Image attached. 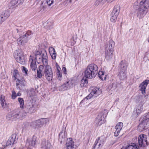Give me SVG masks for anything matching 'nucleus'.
<instances>
[{"instance_id":"f257e3e1","label":"nucleus","mask_w":149,"mask_h":149,"mask_svg":"<svg viewBox=\"0 0 149 149\" xmlns=\"http://www.w3.org/2000/svg\"><path fill=\"white\" fill-rule=\"evenodd\" d=\"M149 8V0H138L134 3V8L138 10L137 16L140 19L143 18L147 13Z\"/></svg>"},{"instance_id":"f03ea898","label":"nucleus","mask_w":149,"mask_h":149,"mask_svg":"<svg viewBox=\"0 0 149 149\" xmlns=\"http://www.w3.org/2000/svg\"><path fill=\"white\" fill-rule=\"evenodd\" d=\"M98 69V67L95 64H89L85 70V77L89 79L94 78L97 73Z\"/></svg>"},{"instance_id":"7ed1b4c3","label":"nucleus","mask_w":149,"mask_h":149,"mask_svg":"<svg viewBox=\"0 0 149 149\" xmlns=\"http://www.w3.org/2000/svg\"><path fill=\"white\" fill-rule=\"evenodd\" d=\"M127 66V63L123 61H121L119 66V72L118 74V76L120 80H123L126 78Z\"/></svg>"},{"instance_id":"20e7f679","label":"nucleus","mask_w":149,"mask_h":149,"mask_svg":"<svg viewBox=\"0 0 149 149\" xmlns=\"http://www.w3.org/2000/svg\"><path fill=\"white\" fill-rule=\"evenodd\" d=\"M92 91L86 97H85L81 102V103L86 102L89 99L93 98L99 95L101 93L100 89L96 87H92Z\"/></svg>"},{"instance_id":"39448f33","label":"nucleus","mask_w":149,"mask_h":149,"mask_svg":"<svg viewBox=\"0 0 149 149\" xmlns=\"http://www.w3.org/2000/svg\"><path fill=\"white\" fill-rule=\"evenodd\" d=\"M14 57L16 61L21 64H24L25 62L23 54L19 49L16 50L13 54Z\"/></svg>"},{"instance_id":"423d86ee","label":"nucleus","mask_w":149,"mask_h":149,"mask_svg":"<svg viewBox=\"0 0 149 149\" xmlns=\"http://www.w3.org/2000/svg\"><path fill=\"white\" fill-rule=\"evenodd\" d=\"M149 127V118L144 120L139 124L137 129L140 131H142L147 129Z\"/></svg>"},{"instance_id":"0eeeda50","label":"nucleus","mask_w":149,"mask_h":149,"mask_svg":"<svg viewBox=\"0 0 149 149\" xmlns=\"http://www.w3.org/2000/svg\"><path fill=\"white\" fill-rule=\"evenodd\" d=\"M44 72L45 73V76L47 80L48 81L52 80L53 77V72L51 67L49 65L47 66Z\"/></svg>"},{"instance_id":"6e6552de","label":"nucleus","mask_w":149,"mask_h":149,"mask_svg":"<svg viewBox=\"0 0 149 149\" xmlns=\"http://www.w3.org/2000/svg\"><path fill=\"white\" fill-rule=\"evenodd\" d=\"M138 141L140 146H146L148 144L146 135L144 134L140 135L138 137Z\"/></svg>"},{"instance_id":"1a4fd4ad","label":"nucleus","mask_w":149,"mask_h":149,"mask_svg":"<svg viewBox=\"0 0 149 149\" xmlns=\"http://www.w3.org/2000/svg\"><path fill=\"white\" fill-rule=\"evenodd\" d=\"M143 108L142 105L139 104L135 108L132 114V116L135 118L137 117L142 111Z\"/></svg>"},{"instance_id":"9d476101","label":"nucleus","mask_w":149,"mask_h":149,"mask_svg":"<svg viewBox=\"0 0 149 149\" xmlns=\"http://www.w3.org/2000/svg\"><path fill=\"white\" fill-rule=\"evenodd\" d=\"M45 53H47L45 51H37L36 52L35 54V60L36 59L38 63H42V59L43 58V54Z\"/></svg>"},{"instance_id":"9b49d317","label":"nucleus","mask_w":149,"mask_h":149,"mask_svg":"<svg viewBox=\"0 0 149 149\" xmlns=\"http://www.w3.org/2000/svg\"><path fill=\"white\" fill-rule=\"evenodd\" d=\"M49 121L48 118H42L40 120L36 121V123L34 124H36V129H38L41 127L44 124H46Z\"/></svg>"},{"instance_id":"f8f14e48","label":"nucleus","mask_w":149,"mask_h":149,"mask_svg":"<svg viewBox=\"0 0 149 149\" xmlns=\"http://www.w3.org/2000/svg\"><path fill=\"white\" fill-rule=\"evenodd\" d=\"M24 0H11L9 3V6L11 8H14L22 4Z\"/></svg>"},{"instance_id":"ddd939ff","label":"nucleus","mask_w":149,"mask_h":149,"mask_svg":"<svg viewBox=\"0 0 149 149\" xmlns=\"http://www.w3.org/2000/svg\"><path fill=\"white\" fill-rule=\"evenodd\" d=\"M29 61L31 62L30 68L32 71H35L37 69V66L34 58L33 55H31L30 56Z\"/></svg>"},{"instance_id":"4468645a","label":"nucleus","mask_w":149,"mask_h":149,"mask_svg":"<svg viewBox=\"0 0 149 149\" xmlns=\"http://www.w3.org/2000/svg\"><path fill=\"white\" fill-rule=\"evenodd\" d=\"M149 83V80H145L141 84L139 85L140 90L142 91V93L144 95L145 94V90L146 87Z\"/></svg>"},{"instance_id":"2eb2a0df","label":"nucleus","mask_w":149,"mask_h":149,"mask_svg":"<svg viewBox=\"0 0 149 149\" xmlns=\"http://www.w3.org/2000/svg\"><path fill=\"white\" fill-rule=\"evenodd\" d=\"M16 136L17 135L15 134H12L7 141V146H8L16 143L17 139V138H16Z\"/></svg>"},{"instance_id":"dca6fc26","label":"nucleus","mask_w":149,"mask_h":149,"mask_svg":"<svg viewBox=\"0 0 149 149\" xmlns=\"http://www.w3.org/2000/svg\"><path fill=\"white\" fill-rule=\"evenodd\" d=\"M20 113L19 112L17 113L13 112L7 116V118H8L10 120H16L17 119L20 118Z\"/></svg>"},{"instance_id":"f3484780","label":"nucleus","mask_w":149,"mask_h":149,"mask_svg":"<svg viewBox=\"0 0 149 149\" xmlns=\"http://www.w3.org/2000/svg\"><path fill=\"white\" fill-rule=\"evenodd\" d=\"M123 127V123L122 122L118 123L115 127L116 130L114 133L115 136H117L119 134L120 130Z\"/></svg>"},{"instance_id":"a211bd4d","label":"nucleus","mask_w":149,"mask_h":149,"mask_svg":"<svg viewBox=\"0 0 149 149\" xmlns=\"http://www.w3.org/2000/svg\"><path fill=\"white\" fill-rule=\"evenodd\" d=\"M65 129L66 128H63L62 129V130L61 131L59 134V140L61 143H62L63 141H64L66 137V134L65 133Z\"/></svg>"},{"instance_id":"6ab92c4d","label":"nucleus","mask_w":149,"mask_h":149,"mask_svg":"<svg viewBox=\"0 0 149 149\" xmlns=\"http://www.w3.org/2000/svg\"><path fill=\"white\" fill-rule=\"evenodd\" d=\"M105 119L103 116L98 115L96 118L95 122L97 126H100L105 122Z\"/></svg>"},{"instance_id":"aec40b11","label":"nucleus","mask_w":149,"mask_h":149,"mask_svg":"<svg viewBox=\"0 0 149 149\" xmlns=\"http://www.w3.org/2000/svg\"><path fill=\"white\" fill-rule=\"evenodd\" d=\"M36 100L34 99H32L31 100H30L29 105L30 106H31L29 108V112L31 113L35 111V106L36 104Z\"/></svg>"},{"instance_id":"412c9836","label":"nucleus","mask_w":149,"mask_h":149,"mask_svg":"<svg viewBox=\"0 0 149 149\" xmlns=\"http://www.w3.org/2000/svg\"><path fill=\"white\" fill-rule=\"evenodd\" d=\"M26 34L22 37L20 36L17 40L18 44L19 45H22L24 43L26 42V41L25 40L26 39Z\"/></svg>"},{"instance_id":"4be33fe9","label":"nucleus","mask_w":149,"mask_h":149,"mask_svg":"<svg viewBox=\"0 0 149 149\" xmlns=\"http://www.w3.org/2000/svg\"><path fill=\"white\" fill-rule=\"evenodd\" d=\"M49 50L52 58L53 59H55L56 58V54L55 49L52 47H50L49 49Z\"/></svg>"},{"instance_id":"5701e85b","label":"nucleus","mask_w":149,"mask_h":149,"mask_svg":"<svg viewBox=\"0 0 149 149\" xmlns=\"http://www.w3.org/2000/svg\"><path fill=\"white\" fill-rule=\"evenodd\" d=\"M120 10V6L119 4H116L114 7L111 13L118 15Z\"/></svg>"},{"instance_id":"b1692460","label":"nucleus","mask_w":149,"mask_h":149,"mask_svg":"<svg viewBox=\"0 0 149 149\" xmlns=\"http://www.w3.org/2000/svg\"><path fill=\"white\" fill-rule=\"evenodd\" d=\"M113 52L114 50H106V58L108 60L111 59L113 56Z\"/></svg>"},{"instance_id":"393cba45","label":"nucleus","mask_w":149,"mask_h":149,"mask_svg":"<svg viewBox=\"0 0 149 149\" xmlns=\"http://www.w3.org/2000/svg\"><path fill=\"white\" fill-rule=\"evenodd\" d=\"M104 137L102 136L96 139L95 143L98 144V146L102 147L104 144Z\"/></svg>"},{"instance_id":"a878e982","label":"nucleus","mask_w":149,"mask_h":149,"mask_svg":"<svg viewBox=\"0 0 149 149\" xmlns=\"http://www.w3.org/2000/svg\"><path fill=\"white\" fill-rule=\"evenodd\" d=\"M0 100L2 107L3 108H6L7 105V104L6 103L5 97L4 95H1V96L0 97Z\"/></svg>"},{"instance_id":"bb28decb","label":"nucleus","mask_w":149,"mask_h":149,"mask_svg":"<svg viewBox=\"0 0 149 149\" xmlns=\"http://www.w3.org/2000/svg\"><path fill=\"white\" fill-rule=\"evenodd\" d=\"M16 85L17 88L21 90V87L24 85V82L22 79L21 81L19 79H17V81H16Z\"/></svg>"},{"instance_id":"cd10ccee","label":"nucleus","mask_w":149,"mask_h":149,"mask_svg":"<svg viewBox=\"0 0 149 149\" xmlns=\"http://www.w3.org/2000/svg\"><path fill=\"white\" fill-rule=\"evenodd\" d=\"M43 58L42 59V63L43 64L44 66L46 67L48 65V57L47 56V53H45L43 54Z\"/></svg>"},{"instance_id":"c85d7f7f","label":"nucleus","mask_w":149,"mask_h":149,"mask_svg":"<svg viewBox=\"0 0 149 149\" xmlns=\"http://www.w3.org/2000/svg\"><path fill=\"white\" fill-rule=\"evenodd\" d=\"M42 147L44 149H52L51 144L48 142H43L42 143Z\"/></svg>"},{"instance_id":"c756f323","label":"nucleus","mask_w":149,"mask_h":149,"mask_svg":"<svg viewBox=\"0 0 149 149\" xmlns=\"http://www.w3.org/2000/svg\"><path fill=\"white\" fill-rule=\"evenodd\" d=\"M65 145L66 146L74 147V142L72 138H70L67 139Z\"/></svg>"},{"instance_id":"7c9ffc66","label":"nucleus","mask_w":149,"mask_h":149,"mask_svg":"<svg viewBox=\"0 0 149 149\" xmlns=\"http://www.w3.org/2000/svg\"><path fill=\"white\" fill-rule=\"evenodd\" d=\"M64 84L65 85L66 88H67V90L69 89L70 88H72L74 86L73 81L72 80H69Z\"/></svg>"},{"instance_id":"2f4dec72","label":"nucleus","mask_w":149,"mask_h":149,"mask_svg":"<svg viewBox=\"0 0 149 149\" xmlns=\"http://www.w3.org/2000/svg\"><path fill=\"white\" fill-rule=\"evenodd\" d=\"M10 13L8 10H6L4 11L2 14L0 15L3 17V19L5 20L10 15Z\"/></svg>"},{"instance_id":"473e14b6","label":"nucleus","mask_w":149,"mask_h":149,"mask_svg":"<svg viewBox=\"0 0 149 149\" xmlns=\"http://www.w3.org/2000/svg\"><path fill=\"white\" fill-rule=\"evenodd\" d=\"M113 43L112 41H110L108 46L106 48L107 50H114V46L113 45Z\"/></svg>"},{"instance_id":"72a5a7b5","label":"nucleus","mask_w":149,"mask_h":149,"mask_svg":"<svg viewBox=\"0 0 149 149\" xmlns=\"http://www.w3.org/2000/svg\"><path fill=\"white\" fill-rule=\"evenodd\" d=\"M118 16V15H117L115 14L111 13L110 19L111 21L112 22H115L117 19Z\"/></svg>"},{"instance_id":"f704fd0d","label":"nucleus","mask_w":149,"mask_h":149,"mask_svg":"<svg viewBox=\"0 0 149 149\" xmlns=\"http://www.w3.org/2000/svg\"><path fill=\"white\" fill-rule=\"evenodd\" d=\"M18 101L19 102L20 107L21 108L23 109L24 108V100L22 98L19 97L18 99Z\"/></svg>"},{"instance_id":"c9c22d12","label":"nucleus","mask_w":149,"mask_h":149,"mask_svg":"<svg viewBox=\"0 0 149 149\" xmlns=\"http://www.w3.org/2000/svg\"><path fill=\"white\" fill-rule=\"evenodd\" d=\"M138 147L136 144L132 143L126 147V149H138Z\"/></svg>"},{"instance_id":"e433bc0d","label":"nucleus","mask_w":149,"mask_h":149,"mask_svg":"<svg viewBox=\"0 0 149 149\" xmlns=\"http://www.w3.org/2000/svg\"><path fill=\"white\" fill-rule=\"evenodd\" d=\"M58 89L59 91H64L67 90V88L65 87L64 84L59 86Z\"/></svg>"},{"instance_id":"4c0bfd02","label":"nucleus","mask_w":149,"mask_h":149,"mask_svg":"<svg viewBox=\"0 0 149 149\" xmlns=\"http://www.w3.org/2000/svg\"><path fill=\"white\" fill-rule=\"evenodd\" d=\"M56 1V0H47L46 2L48 5L50 6Z\"/></svg>"},{"instance_id":"58836bf2","label":"nucleus","mask_w":149,"mask_h":149,"mask_svg":"<svg viewBox=\"0 0 149 149\" xmlns=\"http://www.w3.org/2000/svg\"><path fill=\"white\" fill-rule=\"evenodd\" d=\"M102 146H98V144L95 143L92 149H100Z\"/></svg>"},{"instance_id":"ea45409f","label":"nucleus","mask_w":149,"mask_h":149,"mask_svg":"<svg viewBox=\"0 0 149 149\" xmlns=\"http://www.w3.org/2000/svg\"><path fill=\"white\" fill-rule=\"evenodd\" d=\"M17 97V94L15 91H13L12 92L11 95L12 98L13 99H15Z\"/></svg>"},{"instance_id":"a19ab883","label":"nucleus","mask_w":149,"mask_h":149,"mask_svg":"<svg viewBox=\"0 0 149 149\" xmlns=\"http://www.w3.org/2000/svg\"><path fill=\"white\" fill-rule=\"evenodd\" d=\"M57 78L59 80H61L62 79V75L61 73L60 72H57Z\"/></svg>"},{"instance_id":"79ce46f5","label":"nucleus","mask_w":149,"mask_h":149,"mask_svg":"<svg viewBox=\"0 0 149 149\" xmlns=\"http://www.w3.org/2000/svg\"><path fill=\"white\" fill-rule=\"evenodd\" d=\"M22 69L23 72L24 73H25V74L27 75V69L25 67L22 66Z\"/></svg>"},{"instance_id":"37998d69","label":"nucleus","mask_w":149,"mask_h":149,"mask_svg":"<svg viewBox=\"0 0 149 149\" xmlns=\"http://www.w3.org/2000/svg\"><path fill=\"white\" fill-rule=\"evenodd\" d=\"M19 75L18 72L17 71H15V72L13 73V77H14V79L15 80L16 79H19L17 78L18 76Z\"/></svg>"},{"instance_id":"c03bdc74","label":"nucleus","mask_w":149,"mask_h":149,"mask_svg":"<svg viewBox=\"0 0 149 149\" xmlns=\"http://www.w3.org/2000/svg\"><path fill=\"white\" fill-rule=\"evenodd\" d=\"M104 0H97L95 3L96 5H98L100 3H103L104 2Z\"/></svg>"},{"instance_id":"a18cd8bd","label":"nucleus","mask_w":149,"mask_h":149,"mask_svg":"<svg viewBox=\"0 0 149 149\" xmlns=\"http://www.w3.org/2000/svg\"><path fill=\"white\" fill-rule=\"evenodd\" d=\"M44 67L42 65H40L39 68V70H37V71H38L39 72H41L42 73L43 72V70L44 69Z\"/></svg>"},{"instance_id":"49530a36","label":"nucleus","mask_w":149,"mask_h":149,"mask_svg":"<svg viewBox=\"0 0 149 149\" xmlns=\"http://www.w3.org/2000/svg\"><path fill=\"white\" fill-rule=\"evenodd\" d=\"M37 77L39 78H41L42 76V73L39 72L38 71H37Z\"/></svg>"},{"instance_id":"de8ad7c7","label":"nucleus","mask_w":149,"mask_h":149,"mask_svg":"<svg viewBox=\"0 0 149 149\" xmlns=\"http://www.w3.org/2000/svg\"><path fill=\"white\" fill-rule=\"evenodd\" d=\"M34 123H36V121L32 122L30 124V126L35 129H36V124H34Z\"/></svg>"},{"instance_id":"09e8293b","label":"nucleus","mask_w":149,"mask_h":149,"mask_svg":"<svg viewBox=\"0 0 149 149\" xmlns=\"http://www.w3.org/2000/svg\"><path fill=\"white\" fill-rule=\"evenodd\" d=\"M2 16L0 15V25L5 21Z\"/></svg>"},{"instance_id":"8fccbe9b","label":"nucleus","mask_w":149,"mask_h":149,"mask_svg":"<svg viewBox=\"0 0 149 149\" xmlns=\"http://www.w3.org/2000/svg\"><path fill=\"white\" fill-rule=\"evenodd\" d=\"M106 75H102V76H100L99 77L102 80H105L106 79Z\"/></svg>"},{"instance_id":"3c124183","label":"nucleus","mask_w":149,"mask_h":149,"mask_svg":"<svg viewBox=\"0 0 149 149\" xmlns=\"http://www.w3.org/2000/svg\"><path fill=\"white\" fill-rule=\"evenodd\" d=\"M40 11H44L45 9V7L43 5V3L40 6Z\"/></svg>"},{"instance_id":"603ef678","label":"nucleus","mask_w":149,"mask_h":149,"mask_svg":"<svg viewBox=\"0 0 149 149\" xmlns=\"http://www.w3.org/2000/svg\"><path fill=\"white\" fill-rule=\"evenodd\" d=\"M53 25V23H51L50 24H48L47 26V28L48 29H52V26Z\"/></svg>"},{"instance_id":"864d4df0","label":"nucleus","mask_w":149,"mask_h":149,"mask_svg":"<svg viewBox=\"0 0 149 149\" xmlns=\"http://www.w3.org/2000/svg\"><path fill=\"white\" fill-rule=\"evenodd\" d=\"M104 72L102 71H100L98 72V76H102V75H104Z\"/></svg>"},{"instance_id":"5fc2aeb1","label":"nucleus","mask_w":149,"mask_h":149,"mask_svg":"<svg viewBox=\"0 0 149 149\" xmlns=\"http://www.w3.org/2000/svg\"><path fill=\"white\" fill-rule=\"evenodd\" d=\"M56 68L57 69V72H60V70H61V68L59 67V66L56 63Z\"/></svg>"},{"instance_id":"6e6d98bb","label":"nucleus","mask_w":149,"mask_h":149,"mask_svg":"<svg viewBox=\"0 0 149 149\" xmlns=\"http://www.w3.org/2000/svg\"><path fill=\"white\" fill-rule=\"evenodd\" d=\"M36 144V142H35V140L34 141L33 140L32 141L31 143V145L33 146L35 145Z\"/></svg>"},{"instance_id":"4d7b16f0","label":"nucleus","mask_w":149,"mask_h":149,"mask_svg":"<svg viewBox=\"0 0 149 149\" xmlns=\"http://www.w3.org/2000/svg\"><path fill=\"white\" fill-rule=\"evenodd\" d=\"M62 70L63 72L65 74H66V69L65 67H63L62 69Z\"/></svg>"},{"instance_id":"13d9d810","label":"nucleus","mask_w":149,"mask_h":149,"mask_svg":"<svg viewBox=\"0 0 149 149\" xmlns=\"http://www.w3.org/2000/svg\"><path fill=\"white\" fill-rule=\"evenodd\" d=\"M66 149H74V147H68L65 146Z\"/></svg>"},{"instance_id":"bf43d9fd","label":"nucleus","mask_w":149,"mask_h":149,"mask_svg":"<svg viewBox=\"0 0 149 149\" xmlns=\"http://www.w3.org/2000/svg\"><path fill=\"white\" fill-rule=\"evenodd\" d=\"M17 96H20L21 95V94L20 93L18 92L17 94Z\"/></svg>"},{"instance_id":"052dcab7","label":"nucleus","mask_w":149,"mask_h":149,"mask_svg":"<svg viewBox=\"0 0 149 149\" xmlns=\"http://www.w3.org/2000/svg\"><path fill=\"white\" fill-rule=\"evenodd\" d=\"M32 34V31H29V35L30 34L31 35Z\"/></svg>"},{"instance_id":"680f3d73","label":"nucleus","mask_w":149,"mask_h":149,"mask_svg":"<svg viewBox=\"0 0 149 149\" xmlns=\"http://www.w3.org/2000/svg\"><path fill=\"white\" fill-rule=\"evenodd\" d=\"M38 86H36L35 87V90H36V89H37L38 88Z\"/></svg>"},{"instance_id":"e2e57ef3","label":"nucleus","mask_w":149,"mask_h":149,"mask_svg":"<svg viewBox=\"0 0 149 149\" xmlns=\"http://www.w3.org/2000/svg\"><path fill=\"white\" fill-rule=\"evenodd\" d=\"M15 32H16L17 33H18V30L17 29H16L15 30Z\"/></svg>"},{"instance_id":"0e129e2a","label":"nucleus","mask_w":149,"mask_h":149,"mask_svg":"<svg viewBox=\"0 0 149 149\" xmlns=\"http://www.w3.org/2000/svg\"><path fill=\"white\" fill-rule=\"evenodd\" d=\"M111 0H106V1L108 2H111V1H111Z\"/></svg>"},{"instance_id":"69168bd1","label":"nucleus","mask_w":149,"mask_h":149,"mask_svg":"<svg viewBox=\"0 0 149 149\" xmlns=\"http://www.w3.org/2000/svg\"><path fill=\"white\" fill-rule=\"evenodd\" d=\"M83 81H84L85 82H87V81H85L84 80H83V79H82V80H81V81L82 82H83Z\"/></svg>"},{"instance_id":"338daca9","label":"nucleus","mask_w":149,"mask_h":149,"mask_svg":"<svg viewBox=\"0 0 149 149\" xmlns=\"http://www.w3.org/2000/svg\"><path fill=\"white\" fill-rule=\"evenodd\" d=\"M148 41L149 42V38L148 39Z\"/></svg>"},{"instance_id":"774afa93","label":"nucleus","mask_w":149,"mask_h":149,"mask_svg":"<svg viewBox=\"0 0 149 149\" xmlns=\"http://www.w3.org/2000/svg\"><path fill=\"white\" fill-rule=\"evenodd\" d=\"M62 149H66V148H64Z\"/></svg>"}]
</instances>
